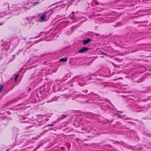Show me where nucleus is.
Segmentation results:
<instances>
[{
  "label": "nucleus",
  "mask_w": 151,
  "mask_h": 151,
  "mask_svg": "<svg viewBox=\"0 0 151 151\" xmlns=\"http://www.w3.org/2000/svg\"><path fill=\"white\" fill-rule=\"evenodd\" d=\"M68 58H62L60 59L59 61L60 62H65L67 60Z\"/></svg>",
  "instance_id": "obj_4"
},
{
  "label": "nucleus",
  "mask_w": 151,
  "mask_h": 151,
  "mask_svg": "<svg viewBox=\"0 0 151 151\" xmlns=\"http://www.w3.org/2000/svg\"><path fill=\"white\" fill-rule=\"evenodd\" d=\"M62 117L64 118L66 117V115L65 114H63L62 115Z\"/></svg>",
  "instance_id": "obj_8"
},
{
  "label": "nucleus",
  "mask_w": 151,
  "mask_h": 151,
  "mask_svg": "<svg viewBox=\"0 0 151 151\" xmlns=\"http://www.w3.org/2000/svg\"><path fill=\"white\" fill-rule=\"evenodd\" d=\"M41 33H43V32H41Z\"/></svg>",
  "instance_id": "obj_17"
},
{
  "label": "nucleus",
  "mask_w": 151,
  "mask_h": 151,
  "mask_svg": "<svg viewBox=\"0 0 151 151\" xmlns=\"http://www.w3.org/2000/svg\"><path fill=\"white\" fill-rule=\"evenodd\" d=\"M72 14H74V12H72Z\"/></svg>",
  "instance_id": "obj_15"
},
{
  "label": "nucleus",
  "mask_w": 151,
  "mask_h": 151,
  "mask_svg": "<svg viewBox=\"0 0 151 151\" xmlns=\"http://www.w3.org/2000/svg\"><path fill=\"white\" fill-rule=\"evenodd\" d=\"M39 3V2L36 1L33 3V6H35L36 5L38 4Z\"/></svg>",
  "instance_id": "obj_6"
},
{
  "label": "nucleus",
  "mask_w": 151,
  "mask_h": 151,
  "mask_svg": "<svg viewBox=\"0 0 151 151\" xmlns=\"http://www.w3.org/2000/svg\"><path fill=\"white\" fill-rule=\"evenodd\" d=\"M84 144L86 146H88V144H86L84 143Z\"/></svg>",
  "instance_id": "obj_13"
},
{
  "label": "nucleus",
  "mask_w": 151,
  "mask_h": 151,
  "mask_svg": "<svg viewBox=\"0 0 151 151\" xmlns=\"http://www.w3.org/2000/svg\"><path fill=\"white\" fill-rule=\"evenodd\" d=\"M94 3L96 4V5H98V1H94Z\"/></svg>",
  "instance_id": "obj_12"
},
{
  "label": "nucleus",
  "mask_w": 151,
  "mask_h": 151,
  "mask_svg": "<svg viewBox=\"0 0 151 151\" xmlns=\"http://www.w3.org/2000/svg\"><path fill=\"white\" fill-rule=\"evenodd\" d=\"M19 76V75H17L15 77V79H14V81H16V80L17 78L18 77V76Z\"/></svg>",
  "instance_id": "obj_9"
},
{
  "label": "nucleus",
  "mask_w": 151,
  "mask_h": 151,
  "mask_svg": "<svg viewBox=\"0 0 151 151\" xmlns=\"http://www.w3.org/2000/svg\"><path fill=\"white\" fill-rule=\"evenodd\" d=\"M56 100H57V99L55 100V99H53L50 101V102H51L52 101H56Z\"/></svg>",
  "instance_id": "obj_11"
},
{
  "label": "nucleus",
  "mask_w": 151,
  "mask_h": 151,
  "mask_svg": "<svg viewBox=\"0 0 151 151\" xmlns=\"http://www.w3.org/2000/svg\"><path fill=\"white\" fill-rule=\"evenodd\" d=\"M3 24V23H0V26Z\"/></svg>",
  "instance_id": "obj_14"
},
{
  "label": "nucleus",
  "mask_w": 151,
  "mask_h": 151,
  "mask_svg": "<svg viewBox=\"0 0 151 151\" xmlns=\"http://www.w3.org/2000/svg\"><path fill=\"white\" fill-rule=\"evenodd\" d=\"M46 14L45 13L40 15L39 19L40 20V22H43L44 21L45 18H46Z\"/></svg>",
  "instance_id": "obj_1"
},
{
  "label": "nucleus",
  "mask_w": 151,
  "mask_h": 151,
  "mask_svg": "<svg viewBox=\"0 0 151 151\" xmlns=\"http://www.w3.org/2000/svg\"><path fill=\"white\" fill-rule=\"evenodd\" d=\"M54 125V124H48L46 125V126L47 127H51V126H53Z\"/></svg>",
  "instance_id": "obj_7"
},
{
  "label": "nucleus",
  "mask_w": 151,
  "mask_h": 151,
  "mask_svg": "<svg viewBox=\"0 0 151 151\" xmlns=\"http://www.w3.org/2000/svg\"><path fill=\"white\" fill-rule=\"evenodd\" d=\"M4 86L3 85H0V93H1L4 88Z\"/></svg>",
  "instance_id": "obj_5"
},
{
  "label": "nucleus",
  "mask_w": 151,
  "mask_h": 151,
  "mask_svg": "<svg viewBox=\"0 0 151 151\" xmlns=\"http://www.w3.org/2000/svg\"><path fill=\"white\" fill-rule=\"evenodd\" d=\"M101 54L102 55H106V56H107L108 55L107 54L105 53L104 52H102L101 53Z\"/></svg>",
  "instance_id": "obj_10"
},
{
  "label": "nucleus",
  "mask_w": 151,
  "mask_h": 151,
  "mask_svg": "<svg viewBox=\"0 0 151 151\" xmlns=\"http://www.w3.org/2000/svg\"><path fill=\"white\" fill-rule=\"evenodd\" d=\"M91 40L89 38H88L87 39L83 41V45H86L89 43L91 42Z\"/></svg>",
  "instance_id": "obj_3"
},
{
  "label": "nucleus",
  "mask_w": 151,
  "mask_h": 151,
  "mask_svg": "<svg viewBox=\"0 0 151 151\" xmlns=\"http://www.w3.org/2000/svg\"><path fill=\"white\" fill-rule=\"evenodd\" d=\"M89 48L87 47H84L81 48L79 51V52L80 53H83L89 50Z\"/></svg>",
  "instance_id": "obj_2"
},
{
  "label": "nucleus",
  "mask_w": 151,
  "mask_h": 151,
  "mask_svg": "<svg viewBox=\"0 0 151 151\" xmlns=\"http://www.w3.org/2000/svg\"><path fill=\"white\" fill-rule=\"evenodd\" d=\"M10 150V149H8V150H6V151H8V150Z\"/></svg>",
  "instance_id": "obj_16"
}]
</instances>
